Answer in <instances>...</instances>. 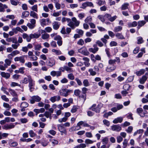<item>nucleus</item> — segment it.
Wrapping results in <instances>:
<instances>
[{"instance_id":"1","label":"nucleus","mask_w":148,"mask_h":148,"mask_svg":"<svg viewBox=\"0 0 148 148\" xmlns=\"http://www.w3.org/2000/svg\"><path fill=\"white\" fill-rule=\"evenodd\" d=\"M11 62V60L8 59H6L5 60V63L3 66V62L2 61L0 62V69L2 71L5 70L6 68L10 65Z\"/></svg>"},{"instance_id":"2","label":"nucleus","mask_w":148,"mask_h":148,"mask_svg":"<svg viewBox=\"0 0 148 148\" xmlns=\"http://www.w3.org/2000/svg\"><path fill=\"white\" fill-rule=\"evenodd\" d=\"M58 130L61 133V135H62L63 134H66L67 131L65 127L62 124H58L57 125Z\"/></svg>"},{"instance_id":"3","label":"nucleus","mask_w":148,"mask_h":148,"mask_svg":"<svg viewBox=\"0 0 148 148\" xmlns=\"http://www.w3.org/2000/svg\"><path fill=\"white\" fill-rule=\"evenodd\" d=\"M27 55H23L20 57H16L14 58V60L15 62L19 61L20 63L23 64L25 62V58H27Z\"/></svg>"},{"instance_id":"4","label":"nucleus","mask_w":148,"mask_h":148,"mask_svg":"<svg viewBox=\"0 0 148 148\" xmlns=\"http://www.w3.org/2000/svg\"><path fill=\"white\" fill-rule=\"evenodd\" d=\"M71 90L66 88H63L60 90V95L65 97H66L69 95V93L70 92Z\"/></svg>"},{"instance_id":"5","label":"nucleus","mask_w":148,"mask_h":148,"mask_svg":"<svg viewBox=\"0 0 148 148\" xmlns=\"http://www.w3.org/2000/svg\"><path fill=\"white\" fill-rule=\"evenodd\" d=\"M78 52L85 56H88L89 54V53L88 51L87 48L85 47H83L82 48L78 49Z\"/></svg>"},{"instance_id":"6","label":"nucleus","mask_w":148,"mask_h":148,"mask_svg":"<svg viewBox=\"0 0 148 148\" xmlns=\"http://www.w3.org/2000/svg\"><path fill=\"white\" fill-rule=\"evenodd\" d=\"M28 86L29 88V90L31 92L33 91L34 89L35 86V82L33 81L31 78L29 80Z\"/></svg>"},{"instance_id":"7","label":"nucleus","mask_w":148,"mask_h":148,"mask_svg":"<svg viewBox=\"0 0 148 148\" xmlns=\"http://www.w3.org/2000/svg\"><path fill=\"white\" fill-rule=\"evenodd\" d=\"M15 125L14 123H11L10 124H6L2 126V128L5 130H7L14 128Z\"/></svg>"},{"instance_id":"8","label":"nucleus","mask_w":148,"mask_h":148,"mask_svg":"<svg viewBox=\"0 0 148 148\" xmlns=\"http://www.w3.org/2000/svg\"><path fill=\"white\" fill-rule=\"evenodd\" d=\"M71 20L72 22H73L74 26V28L71 29H74L76 27H77L79 26L80 22L79 21L77 20L76 18L75 17L72 18Z\"/></svg>"},{"instance_id":"9","label":"nucleus","mask_w":148,"mask_h":148,"mask_svg":"<svg viewBox=\"0 0 148 148\" xmlns=\"http://www.w3.org/2000/svg\"><path fill=\"white\" fill-rule=\"evenodd\" d=\"M104 17L107 18L108 20L111 22L114 21L117 17L116 15L111 17V15L109 14H106L104 15Z\"/></svg>"},{"instance_id":"10","label":"nucleus","mask_w":148,"mask_h":148,"mask_svg":"<svg viewBox=\"0 0 148 148\" xmlns=\"http://www.w3.org/2000/svg\"><path fill=\"white\" fill-rule=\"evenodd\" d=\"M41 98L38 96H33L32 97V99L30 100V102L31 104L34 103L35 101L38 102L40 101Z\"/></svg>"},{"instance_id":"11","label":"nucleus","mask_w":148,"mask_h":148,"mask_svg":"<svg viewBox=\"0 0 148 148\" xmlns=\"http://www.w3.org/2000/svg\"><path fill=\"white\" fill-rule=\"evenodd\" d=\"M61 99V97L60 96L56 95L51 97L49 99V100L52 103H53L56 101H58Z\"/></svg>"},{"instance_id":"12","label":"nucleus","mask_w":148,"mask_h":148,"mask_svg":"<svg viewBox=\"0 0 148 148\" xmlns=\"http://www.w3.org/2000/svg\"><path fill=\"white\" fill-rule=\"evenodd\" d=\"M93 47V48H90L89 49V51L93 53H96L99 50V48L97 46L96 44H94Z\"/></svg>"},{"instance_id":"13","label":"nucleus","mask_w":148,"mask_h":148,"mask_svg":"<svg viewBox=\"0 0 148 148\" xmlns=\"http://www.w3.org/2000/svg\"><path fill=\"white\" fill-rule=\"evenodd\" d=\"M50 75L53 77L56 76L57 77H58L61 75L62 73L61 71H53L50 72Z\"/></svg>"},{"instance_id":"14","label":"nucleus","mask_w":148,"mask_h":148,"mask_svg":"<svg viewBox=\"0 0 148 148\" xmlns=\"http://www.w3.org/2000/svg\"><path fill=\"white\" fill-rule=\"evenodd\" d=\"M111 129L113 131L119 132L121 130V127L118 125H113L111 126Z\"/></svg>"},{"instance_id":"15","label":"nucleus","mask_w":148,"mask_h":148,"mask_svg":"<svg viewBox=\"0 0 148 148\" xmlns=\"http://www.w3.org/2000/svg\"><path fill=\"white\" fill-rule=\"evenodd\" d=\"M52 25L54 29L57 30L60 27V23L58 21H54L52 23Z\"/></svg>"},{"instance_id":"16","label":"nucleus","mask_w":148,"mask_h":148,"mask_svg":"<svg viewBox=\"0 0 148 148\" xmlns=\"http://www.w3.org/2000/svg\"><path fill=\"white\" fill-rule=\"evenodd\" d=\"M31 77L30 75H28L27 77L24 78L22 80L21 82L23 84H27L28 82H29V79L31 78Z\"/></svg>"},{"instance_id":"17","label":"nucleus","mask_w":148,"mask_h":148,"mask_svg":"<svg viewBox=\"0 0 148 148\" xmlns=\"http://www.w3.org/2000/svg\"><path fill=\"white\" fill-rule=\"evenodd\" d=\"M22 37L24 39H26L28 42H30L31 40L30 34L29 36L26 33H23L22 35Z\"/></svg>"},{"instance_id":"18","label":"nucleus","mask_w":148,"mask_h":148,"mask_svg":"<svg viewBox=\"0 0 148 148\" xmlns=\"http://www.w3.org/2000/svg\"><path fill=\"white\" fill-rule=\"evenodd\" d=\"M55 64V61L53 59H50L47 62V65L51 67H53Z\"/></svg>"},{"instance_id":"19","label":"nucleus","mask_w":148,"mask_h":148,"mask_svg":"<svg viewBox=\"0 0 148 148\" xmlns=\"http://www.w3.org/2000/svg\"><path fill=\"white\" fill-rule=\"evenodd\" d=\"M100 106H102V104L101 103L99 104L95 108L92 109V110L93 111H95L97 113H99L100 111V108H99Z\"/></svg>"},{"instance_id":"20","label":"nucleus","mask_w":148,"mask_h":148,"mask_svg":"<svg viewBox=\"0 0 148 148\" xmlns=\"http://www.w3.org/2000/svg\"><path fill=\"white\" fill-rule=\"evenodd\" d=\"M145 72V70L144 69H142L139 71H136L135 74L138 76H140L143 74Z\"/></svg>"},{"instance_id":"21","label":"nucleus","mask_w":148,"mask_h":148,"mask_svg":"<svg viewBox=\"0 0 148 148\" xmlns=\"http://www.w3.org/2000/svg\"><path fill=\"white\" fill-rule=\"evenodd\" d=\"M115 36L118 39L123 40L125 39V37L122 33H117Z\"/></svg>"},{"instance_id":"22","label":"nucleus","mask_w":148,"mask_h":148,"mask_svg":"<svg viewBox=\"0 0 148 148\" xmlns=\"http://www.w3.org/2000/svg\"><path fill=\"white\" fill-rule=\"evenodd\" d=\"M123 120V118L122 117H119L115 119L113 121L114 123H121Z\"/></svg>"},{"instance_id":"23","label":"nucleus","mask_w":148,"mask_h":148,"mask_svg":"<svg viewBox=\"0 0 148 148\" xmlns=\"http://www.w3.org/2000/svg\"><path fill=\"white\" fill-rule=\"evenodd\" d=\"M146 23V22L145 21H138V26L137 27V28L138 29H139L140 28V27H142Z\"/></svg>"},{"instance_id":"24","label":"nucleus","mask_w":148,"mask_h":148,"mask_svg":"<svg viewBox=\"0 0 148 148\" xmlns=\"http://www.w3.org/2000/svg\"><path fill=\"white\" fill-rule=\"evenodd\" d=\"M147 78L145 76H143L142 77L139 79V83L140 84H144Z\"/></svg>"},{"instance_id":"25","label":"nucleus","mask_w":148,"mask_h":148,"mask_svg":"<svg viewBox=\"0 0 148 148\" xmlns=\"http://www.w3.org/2000/svg\"><path fill=\"white\" fill-rule=\"evenodd\" d=\"M1 75L3 77L5 78L6 79H8L10 76V74L9 73L3 72H1Z\"/></svg>"},{"instance_id":"26","label":"nucleus","mask_w":148,"mask_h":148,"mask_svg":"<svg viewBox=\"0 0 148 148\" xmlns=\"http://www.w3.org/2000/svg\"><path fill=\"white\" fill-rule=\"evenodd\" d=\"M66 21H67V22L68 23L67 24V25L68 26L71 27V28H74V26L73 25V22H72V21H71V20L70 18H66Z\"/></svg>"},{"instance_id":"27","label":"nucleus","mask_w":148,"mask_h":148,"mask_svg":"<svg viewBox=\"0 0 148 148\" xmlns=\"http://www.w3.org/2000/svg\"><path fill=\"white\" fill-rule=\"evenodd\" d=\"M127 25L128 27H135L137 25V23L136 21H134L132 23H127Z\"/></svg>"},{"instance_id":"28","label":"nucleus","mask_w":148,"mask_h":148,"mask_svg":"<svg viewBox=\"0 0 148 148\" xmlns=\"http://www.w3.org/2000/svg\"><path fill=\"white\" fill-rule=\"evenodd\" d=\"M30 15L35 18L37 19L38 18V16L37 14L33 11H30Z\"/></svg>"},{"instance_id":"29","label":"nucleus","mask_w":148,"mask_h":148,"mask_svg":"<svg viewBox=\"0 0 148 148\" xmlns=\"http://www.w3.org/2000/svg\"><path fill=\"white\" fill-rule=\"evenodd\" d=\"M46 20H47V21H49V19L48 18H47L46 19L43 18L42 19H41L40 20V24L42 26H44L46 25Z\"/></svg>"},{"instance_id":"30","label":"nucleus","mask_w":148,"mask_h":148,"mask_svg":"<svg viewBox=\"0 0 148 148\" xmlns=\"http://www.w3.org/2000/svg\"><path fill=\"white\" fill-rule=\"evenodd\" d=\"M123 27L121 26H117L114 28L113 31L115 32H120L122 30Z\"/></svg>"},{"instance_id":"31","label":"nucleus","mask_w":148,"mask_h":148,"mask_svg":"<svg viewBox=\"0 0 148 148\" xmlns=\"http://www.w3.org/2000/svg\"><path fill=\"white\" fill-rule=\"evenodd\" d=\"M9 91L11 95L13 97L17 96H18L16 92L14 90L9 88L8 90Z\"/></svg>"},{"instance_id":"32","label":"nucleus","mask_w":148,"mask_h":148,"mask_svg":"<svg viewBox=\"0 0 148 148\" xmlns=\"http://www.w3.org/2000/svg\"><path fill=\"white\" fill-rule=\"evenodd\" d=\"M40 34H37L36 33H35L34 34H30L31 39L34 38H37L40 37Z\"/></svg>"},{"instance_id":"33","label":"nucleus","mask_w":148,"mask_h":148,"mask_svg":"<svg viewBox=\"0 0 148 148\" xmlns=\"http://www.w3.org/2000/svg\"><path fill=\"white\" fill-rule=\"evenodd\" d=\"M34 49L35 50L39 51L41 49L42 47L41 44H37L34 45Z\"/></svg>"},{"instance_id":"34","label":"nucleus","mask_w":148,"mask_h":148,"mask_svg":"<svg viewBox=\"0 0 148 148\" xmlns=\"http://www.w3.org/2000/svg\"><path fill=\"white\" fill-rule=\"evenodd\" d=\"M29 14V12L25 11L23 12L22 13V18H26L27 17Z\"/></svg>"},{"instance_id":"35","label":"nucleus","mask_w":148,"mask_h":148,"mask_svg":"<svg viewBox=\"0 0 148 148\" xmlns=\"http://www.w3.org/2000/svg\"><path fill=\"white\" fill-rule=\"evenodd\" d=\"M49 35L45 33L42 35L41 38L43 40H47L49 38Z\"/></svg>"},{"instance_id":"36","label":"nucleus","mask_w":148,"mask_h":148,"mask_svg":"<svg viewBox=\"0 0 148 148\" xmlns=\"http://www.w3.org/2000/svg\"><path fill=\"white\" fill-rule=\"evenodd\" d=\"M86 94H81L79 96V99H82L83 102H84L86 99Z\"/></svg>"},{"instance_id":"37","label":"nucleus","mask_w":148,"mask_h":148,"mask_svg":"<svg viewBox=\"0 0 148 148\" xmlns=\"http://www.w3.org/2000/svg\"><path fill=\"white\" fill-rule=\"evenodd\" d=\"M144 132L143 129H139L135 132L134 134V136H135L137 134H142Z\"/></svg>"},{"instance_id":"38","label":"nucleus","mask_w":148,"mask_h":148,"mask_svg":"<svg viewBox=\"0 0 148 148\" xmlns=\"http://www.w3.org/2000/svg\"><path fill=\"white\" fill-rule=\"evenodd\" d=\"M52 51L55 53L57 55H59L62 54V53L59 50H57L56 49H53L52 50Z\"/></svg>"},{"instance_id":"39","label":"nucleus","mask_w":148,"mask_h":148,"mask_svg":"<svg viewBox=\"0 0 148 148\" xmlns=\"http://www.w3.org/2000/svg\"><path fill=\"white\" fill-rule=\"evenodd\" d=\"M129 5L128 3H124L122 6L121 9L122 10H125L128 8V6Z\"/></svg>"},{"instance_id":"40","label":"nucleus","mask_w":148,"mask_h":148,"mask_svg":"<svg viewBox=\"0 0 148 148\" xmlns=\"http://www.w3.org/2000/svg\"><path fill=\"white\" fill-rule=\"evenodd\" d=\"M137 44H141L144 41L143 38L141 36H139L137 38Z\"/></svg>"},{"instance_id":"41","label":"nucleus","mask_w":148,"mask_h":148,"mask_svg":"<svg viewBox=\"0 0 148 148\" xmlns=\"http://www.w3.org/2000/svg\"><path fill=\"white\" fill-rule=\"evenodd\" d=\"M108 138L107 137H104L102 140L103 144L106 145L108 143Z\"/></svg>"},{"instance_id":"42","label":"nucleus","mask_w":148,"mask_h":148,"mask_svg":"<svg viewBox=\"0 0 148 148\" xmlns=\"http://www.w3.org/2000/svg\"><path fill=\"white\" fill-rule=\"evenodd\" d=\"M29 106L28 103L26 102H22L20 106L21 107L26 108L28 107Z\"/></svg>"},{"instance_id":"43","label":"nucleus","mask_w":148,"mask_h":148,"mask_svg":"<svg viewBox=\"0 0 148 148\" xmlns=\"http://www.w3.org/2000/svg\"><path fill=\"white\" fill-rule=\"evenodd\" d=\"M88 72L90 73V74L92 76H94L96 74V72L94 71L92 69H90L88 70Z\"/></svg>"},{"instance_id":"44","label":"nucleus","mask_w":148,"mask_h":148,"mask_svg":"<svg viewBox=\"0 0 148 148\" xmlns=\"http://www.w3.org/2000/svg\"><path fill=\"white\" fill-rule=\"evenodd\" d=\"M96 3L99 6H101L102 5H105L106 4V2L105 1L100 0L96 2Z\"/></svg>"},{"instance_id":"45","label":"nucleus","mask_w":148,"mask_h":148,"mask_svg":"<svg viewBox=\"0 0 148 148\" xmlns=\"http://www.w3.org/2000/svg\"><path fill=\"white\" fill-rule=\"evenodd\" d=\"M83 82L84 86L87 87L90 85L89 82L87 79H84Z\"/></svg>"},{"instance_id":"46","label":"nucleus","mask_w":148,"mask_h":148,"mask_svg":"<svg viewBox=\"0 0 148 148\" xmlns=\"http://www.w3.org/2000/svg\"><path fill=\"white\" fill-rule=\"evenodd\" d=\"M67 120L68 119H67V118L64 116V117L62 118L59 119L58 120V121L60 123H62L63 122H66Z\"/></svg>"},{"instance_id":"47","label":"nucleus","mask_w":148,"mask_h":148,"mask_svg":"<svg viewBox=\"0 0 148 148\" xmlns=\"http://www.w3.org/2000/svg\"><path fill=\"white\" fill-rule=\"evenodd\" d=\"M92 18L91 16H88L87 17L85 20V22L86 23H89L90 22L92 21Z\"/></svg>"},{"instance_id":"48","label":"nucleus","mask_w":148,"mask_h":148,"mask_svg":"<svg viewBox=\"0 0 148 148\" xmlns=\"http://www.w3.org/2000/svg\"><path fill=\"white\" fill-rule=\"evenodd\" d=\"M81 92V91L79 89L75 90L74 91V94L76 96H79Z\"/></svg>"},{"instance_id":"49","label":"nucleus","mask_w":148,"mask_h":148,"mask_svg":"<svg viewBox=\"0 0 148 148\" xmlns=\"http://www.w3.org/2000/svg\"><path fill=\"white\" fill-rule=\"evenodd\" d=\"M68 78L70 80H73L74 79L75 77L73 74L72 73H70L68 75Z\"/></svg>"},{"instance_id":"50","label":"nucleus","mask_w":148,"mask_h":148,"mask_svg":"<svg viewBox=\"0 0 148 148\" xmlns=\"http://www.w3.org/2000/svg\"><path fill=\"white\" fill-rule=\"evenodd\" d=\"M29 134L31 137H33L36 135V134L34 132L33 130H30L29 131Z\"/></svg>"},{"instance_id":"51","label":"nucleus","mask_w":148,"mask_h":148,"mask_svg":"<svg viewBox=\"0 0 148 148\" xmlns=\"http://www.w3.org/2000/svg\"><path fill=\"white\" fill-rule=\"evenodd\" d=\"M11 86V87H14L16 86H18L20 87L21 85L20 84H18L14 82H12L11 83L10 85Z\"/></svg>"},{"instance_id":"52","label":"nucleus","mask_w":148,"mask_h":148,"mask_svg":"<svg viewBox=\"0 0 148 148\" xmlns=\"http://www.w3.org/2000/svg\"><path fill=\"white\" fill-rule=\"evenodd\" d=\"M29 58L32 61H36L38 59V57L34 55H33L32 56L29 57Z\"/></svg>"},{"instance_id":"53","label":"nucleus","mask_w":148,"mask_h":148,"mask_svg":"<svg viewBox=\"0 0 148 148\" xmlns=\"http://www.w3.org/2000/svg\"><path fill=\"white\" fill-rule=\"evenodd\" d=\"M103 124L109 127L110 125V122L107 120H103Z\"/></svg>"},{"instance_id":"54","label":"nucleus","mask_w":148,"mask_h":148,"mask_svg":"<svg viewBox=\"0 0 148 148\" xmlns=\"http://www.w3.org/2000/svg\"><path fill=\"white\" fill-rule=\"evenodd\" d=\"M75 80L77 82V84L79 86H81L82 85V84L81 82L80 79H79L78 78H76Z\"/></svg>"},{"instance_id":"55","label":"nucleus","mask_w":148,"mask_h":148,"mask_svg":"<svg viewBox=\"0 0 148 148\" xmlns=\"http://www.w3.org/2000/svg\"><path fill=\"white\" fill-rule=\"evenodd\" d=\"M133 129V127L132 126H129L127 129L126 130V131L128 133H130L132 131Z\"/></svg>"},{"instance_id":"56","label":"nucleus","mask_w":148,"mask_h":148,"mask_svg":"<svg viewBox=\"0 0 148 148\" xmlns=\"http://www.w3.org/2000/svg\"><path fill=\"white\" fill-rule=\"evenodd\" d=\"M116 67L115 66H114L112 68H107L106 70L107 71L110 72L116 69Z\"/></svg>"},{"instance_id":"57","label":"nucleus","mask_w":148,"mask_h":148,"mask_svg":"<svg viewBox=\"0 0 148 148\" xmlns=\"http://www.w3.org/2000/svg\"><path fill=\"white\" fill-rule=\"evenodd\" d=\"M136 111L139 115L140 116V114H141L143 112V110L142 108H137Z\"/></svg>"},{"instance_id":"58","label":"nucleus","mask_w":148,"mask_h":148,"mask_svg":"<svg viewBox=\"0 0 148 148\" xmlns=\"http://www.w3.org/2000/svg\"><path fill=\"white\" fill-rule=\"evenodd\" d=\"M27 25L31 29H33L36 26L29 23H28Z\"/></svg>"},{"instance_id":"59","label":"nucleus","mask_w":148,"mask_h":148,"mask_svg":"<svg viewBox=\"0 0 148 148\" xmlns=\"http://www.w3.org/2000/svg\"><path fill=\"white\" fill-rule=\"evenodd\" d=\"M38 5H35L32 7L31 9L33 11L36 12H38Z\"/></svg>"},{"instance_id":"60","label":"nucleus","mask_w":148,"mask_h":148,"mask_svg":"<svg viewBox=\"0 0 148 148\" xmlns=\"http://www.w3.org/2000/svg\"><path fill=\"white\" fill-rule=\"evenodd\" d=\"M65 70L69 72H71L73 71V70L72 68L69 67L67 66H65Z\"/></svg>"},{"instance_id":"61","label":"nucleus","mask_w":148,"mask_h":148,"mask_svg":"<svg viewBox=\"0 0 148 148\" xmlns=\"http://www.w3.org/2000/svg\"><path fill=\"white\" fill-rule=\"evenodd\" d=\"M77 106H73L71 110V112L73 113H75L77 111Z\"/></svg>"},{"instance_id":"62","label":"nucleus","mask_w":148,"mask_h":148,"mask_svg":"<svg viewBox=\"0 0 148 148\" xmlns=\"http://www.w3.org/2000/svg\"><path fill=\"white\" fill-rule=\"evenodd\" d=\"M76 32L79 34V35H80L81 36H82L84 33L83 30L78 29H77L76 30Z\"/></svg>"},{"instance_id":"63","label":"nucleus","mask_w":148,"mask_h":148,"mask_svg":"<svg viewBox=\"0 0 148 148\" xmlns=\"http://www.w3.org/2000/svg\"><path fill=\"white\" fill-rule=\"evenodd\" d=\"M84 43V42L83 40L82 39H80L77 42V44L78 45L82 46Z\"/></svg>"},{"instance_id":"64","label":"nucleus","mask_w":148,"mask_h":148,"mask_svg":"<svg viewBox=\"0 0 148 148\" xmlns=\"http://www.w3.org/2000/svg\"><path fill=\"white\" fill-rule=\"evenodd\" d=\"M96 45L99 47H102L103 46V44L99 40H97L96 42Z\"/></svg>"}]
</instances>
